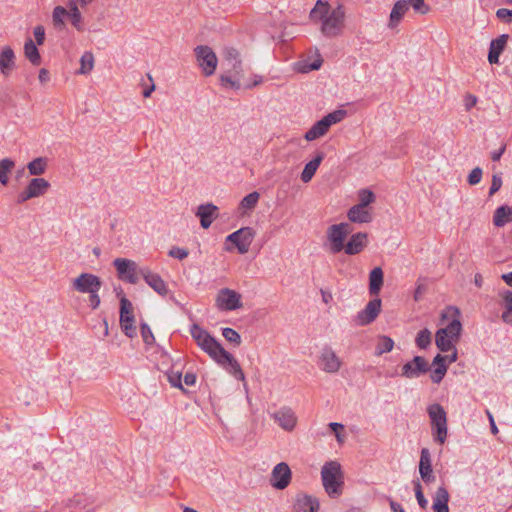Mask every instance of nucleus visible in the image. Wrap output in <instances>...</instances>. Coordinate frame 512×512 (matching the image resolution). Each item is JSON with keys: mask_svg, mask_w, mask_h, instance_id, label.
<instances>
[{"mask_svg": "<svg viewBox=\"0 0 512 512\" xmlns=\"http://www.w3.org/2000/svg\"><path fill=\"white\" fill-rule=\"evenodd\" d=\"M38 79L41 83H46L49 81L50 79V76H49V72L47 69L45 68H41L39 70V75H38Z\"/></svg>", "mask_w": 512, "mask_h": 512, "instance_id": "nucleus-63", "label": "nucleus"}, {"mask_svg": "<svg viewBox=\"0 0 512 512\" xmlns=\"http://www.w3.org/2000/svg\"><path fill=\"white\" fill-rule=\"evenodd\" d=\"M502 186V177L501 173H494L492 175L491 187L489 189V195L492 196L495 194Z\"/></svg>", "mask_w": 512, "mask_h": 512, "instance_id": "nucleus-49", "label": "nucleus"}, {"mask_svg": "<svg viewBox=\"0 0 512 512\" xmlns=\"http://www.w3.org/2000/svg\"><path fill=\"white\" fill-rule=\"evenodd\" d=\"M94 55L92 52H85L80 58V68L78 73L81 75L89 74L94 68Z\"/></svg>", "mask_w": 512, "mask_h": 512, "instance_id": "nucleus-40", "label": "nucleus"}, {"mask_svg": "<svg viewBox=\"0 0 512 512\" xmlns=\"http://www.w3.org/2000/svg\"><path fill=\"white\" fill-rule=\"evenodd\" d=\"M451 351L452 353L449 355L437 354L434 357L432 361V366H434V369L430 374V378L433 383L439 384L443 380L448 369L446 362L449 364L456 362L458 357L456 346H454V349Z\"/></svg>", "mask_w": 512, "mask_h": 512, "instance_id": "nucleus-12", "label": "nucleus"}, {"mask_svg": "<svg viewBox=\"0 0 512 512\" xmlns=\"http://www.w3.org/2000/svg\"><path fill=\"white\" fill-rule=\"evenodd\" d=\"M345 13L341 6L330 10L327 2L318 0L310 12L313 21H321V33L328 38L337 37L342 33Z\"/></svg>", "mask_w": 512, "mask_h": 512, "instance_id": "nucleus-1", "label": "nucleus"}, {"mask_svg": "<svg viewBox=\"0 0 512 512\" xmlns=\"http://www.w3.org/2000/svg\"><path fill=\"white\" fill-rule=\"evenodd\" d=\"M496 16L503 21L511 22L512 21V10L506 8H500L496 12Z\"/></svg>", "mask_w": 512, "mask_h": 512, "instance_id": "nucleus-56", "label": "nucleus"}, {"mask_svg": "<svg viewBox=\"0 0 512 512\" xmlns=\"http://www.w3.org/2000/svg\"><path fill=\"white\" fill-rule=\"evenodd\" d=\"M506 145L503 144L498 150L491 152V159L493 161H499L503 153L505 152Z\"/></svg>", "mask_w": 512, "mask_h": 512, "instance_id": "nucleus-62", "label": "nucleus"}, {"mask_svg": "<svg viewBox=\"0 0 512 512\" xmlns=\"http://www.w3.org/2000/svg\"><path fill=\"white\" fill-rule=\"evenodd\" d=\"M198 65L205 76L214 74L217 67V56L209 46L200 45L195 48Z\"/></svg>", "mask_w": 512, "mask_h": 512, "instance_id": "nucleus-10", "label": "nucleus"}, {"mask_svg": "<svg viewBox=\"0 0 512 512\" xmlns=\"http://www.w3.org/2000/svg\"><path fill=\"white\" fill-rule=\"evenodd\" d=\"M33 35L35 38L36 45H43L45 41V28L42 25H38L33 29Z\"/></svg>", "mask_w": 512, "mask_h": 512, "instance_id": "nucleus-53", "label": "nucleus"}, {"mask_svg": "<svg viewBox=\"0 0 512 512\" xmlns=\"http://www.w3.org/2000/svg\"><path fill=\"white\" fill-rule=\"evenodd\" d=\"M394 347V341L392 338L382 335L378 337L375 354L380 356L384 353L390 352Z\"/></svg>", "mask_w": 512, "mask_h": 512, "instance_id": "nucleus-42", "label": "nucleus"}, {"mask_svg": "<svg viewBox=\"0 0 512 512\" xmlns=\"http://www.w3.org/2000/svg\"><path fill=\"white\" fill-rule=\"evenodd\" d=\"M68 17L71 20V24L77 31H79V32L84 31L85 28H84L83 17H82V14H81L79 8L77 7V5L75 3H70L69 10H68Z\"/></svg>", "mask_w": 512, "mask_h": 512, "instance_id": "nucleus-37", "label": "nucleus"}, {"mask_svg": "<svg viewBox=\"0 0 512 512\" xmlns=\"http://www.w3.org/2000/svg\"><path fill=\"white\" fill-rule=\"evenodd\" d=\"M505 305V309L512 312V291H504L500 294Z\"/></svg>", "mask_w": 512, "mask_h": 512, "instance_id": "nucleus-58", "label": "nucleus"}, {"mask_svg": "<svg viewBox=\"0 0 512 512\" xmlns=\"http://www.w3.org/2000/svg\"><path fill=\"white\" fill-rule=\"evenodd\" d=\"M190 333L197 345L215 362H217L221 356L225 355L226 350L222 345L213 336H211L208 331L201 328L199 325L193 324L191 326Z\"/></svg>", "mask_w": 512, "mask_h": 512, "instance_id": "nucleus-3", "label": "nucleus"}, {"mask_svg": "<svg viewBox=\"0 0 512 512\" xmlns=\"http://www.w3.org/2000/svg\"><path fill=\"white\" fill-rule=\"evenodd\" d=\"M482 174V169L480 167H475L468 175V183L470 185H477L482 179Z\"/></svg>", "mask_w": 512, "mask_h": 512, "instance_id": "nucleus-50", "label": "nucleus"}, {"mask_svg": "<svg viewBox=\"0 0 512 512\" xmlns=\"http://www.w3.org/2000/svg\"><path fill=\"white\" fill-rule=\"evenodd\" d=\"M34 198L30 190L26 187L19 195V202H25L29 199Z\"/></svg>", "mask_w": 512, "mask_h": 512, "instance_id": "nucleus-64", "label": "nucleus"}, {"mask_svg": "<svg viewBox=\"0 0 512 512\" xmlns=\"http://www.w3.org/2000/svg\"><path fill=\"white\" fill-rule=\"evenodd\" d=\"M347 218L353 223H370L373 219L370 210L358 204L348 210Z\"/></svg>", "mask_w": 512, "mask_h": 512, "instance_id": "nucleus-26", "label": "nucleus"}, {"mask_svg": "<svg viewBox=\"0 0 512 512\" xmlns=\"http://www.w3.org/2000/svg\"><path fill=\"white\" fill-rule=\"evenodd\" d=\"M408 10L409 9L405 0L396 1L390 13L389 26L396 27L401 22Z\"/></svg>", "mask_w": 512, "mask_h": 512, "instance_id": "nucleus-29", "label": "nucleus"}, {"mask_svg": "<svg viewBox=\"0 0 512 512\" xmlns=\"http://www.w3.org/2000/svg\"><path fill=\"white\" fill-rule=\"evenodd\" d=\"M101 303L98 292L89 293V304L92 309H97Z\"/></svg>", "mask_w": 512, "mask_h": 512, "instance_id": "nucleus-59", "label": "nucleus"}, {"mask_svg": "<svg viewBox=\"0 0 512 512\" xmlns=\"http://www.w3.org/2000/svg\"><path fill=\"white\" fill-rule=\"evenodd\" d=\"M382 301L380 298H374L370 300L365 308L358 312L355 317L357 325L365 326L372 323L379 315L381 311Z\"/></svg>", "mask_w": 512, "mask_h": 512, "instance_id": "nucleus-18", "label": "nucleus"}, {"mask_svg": "<svg viewBox=\"0 0 512 512\" xmlns=\"http://www.w3.org/2000/svg\"><path fill=\"white\" fill-rule=\"evenodd\" d=\"M358 205L367 208L375 201V194L369 189H361L358 191Z\"/></svg>", "mask_w": 512, "mask_h": 512, "instance_id": "nucleus-45", "label": "nucleus"}, {"mask_svg": "<svg viewBox=\"0 0 512 512\" xmlns=\"http://www.w3.org/2000/svg\"><path fill=\"white\" fill-rule=\"evenodd\" d=\"M16 67V54L12 47L6 45L0 48V74L9 77Z\"/></svg>", "mask_w": 512, "mask_h": 512, "instance_id": "nucleus-20", "label": "nucleus"}, {"mask_svg": "<svg viewBox=\"0 0 512 512\" xmlns=\"http://www.w3.org/2000/svg\"><path fill=\"white\" fill-rule=\"evenodd\" d=\"M242 296L235 290L229 288L221 289L216 298V305L220 310L233 311L243 307Z\"/></svg>", "mask_w": 512, "mask_h": 512, "instance_id": "nucleus-13", "label": "nucleus"}, {"mask_svg": "<svg viewBox=\"0 0 512 512\" xmlns=\"http://www.w3.org/2000/svg\"><path fill=\"white\" fill-rule=\"evenodd\" d=\"M34 198L44 195L50 188V183L41 177L32 178L26 186Z\"/></svg>", "mask_w": 512, "mask_h": 512, "instance_id": "nucleus-32", "label": "nucleus"}, {"mask_svg": "<svg viewBox=\"0 0 512 512\" xmlns=\"http://www.w3.org/2000/svg\"><path fill=\"white\" fill-rule=\"evenodd\" d=\"M351 232V227L348 223L342 222L333 224L328 227L326 231L328 250L332 254H337L343 251L345 240Z\"/></svg>", "mask_w": 512, "mask_h": 512, "instance_id": "nucleus-7", "label": "nucleus"}, {"mask_svg": "<svg viewBox=\"0 0 512 512\" xmlns=\"http://www.w3.org/2000/svg\"><path fill=\"white\" fill-rule=\"evenodd\" d=\"M24 56L34 66L41 64V56L35 42L28 38L24 43Z\"/></svg>", "mask_w": 512, "mask_h": 512, "instance_id": "nucleus-33", "label": "nucleus"}, {"mask_svg": "<svg viewBox=\"0 0 512 512\" xmlns=\"http://www.w3.org/2000/svg\"><path fill=\"white\" fill-rule=\"evenodd\" d=\"M272 417L286 431H292L297 423V417L290 408H282L275 412Z\"/></svg>", "mask_w": 512, "mask_h": 512, "instance_id": "nucleus-23", "label": "nucleus"}, {"mask_svg": "<svg viewBox=\"0 0 512 512\" xmlns=\"http://www.w3.org/2000/svg\"><path fill=\"white\" fill-rule=\"evenodd\" d=\"M140 276L159 295L166 296L168 294V288L164 280L159 274L152 272L149 267L143 266L140 270Z\"/></svg>", "mask_w": 512, "mask_h": 512, "instance_id": "nucleus-19", "label": "nucleus"}, {"mask_svg": "<svg viewBox=\"0 0 512 512\" xmlns=\"http://www.w3.org/2000/svg\"><path fill=\"white\" fill-rule=\"evenodd\" d=\"M101 286V279L92 273H81L72 281V288L82 294L99 292Z\"/></svg>", "mask_w": 512, "mask_h": 512, "instance_id": "nucleus-14", "label": "nucleus"}, {"mask_svg": "<svg viewBox=\"0 0 512 512\" xmlns=\"http://www.w3.org/2000/svg\"><path fill=\"white\" fill-rule=\"evenodd\" d=\"M324 159V153L323 152H317L315 157L306 163L302 173H301V180L304 183H308L312 180L313 176L315 175L317 169L319 168L321 162Z\"/></svg>", "mask_w": 512, "mask_h": 512, "instance_id": "nucleus-28", "label": "nucleus"}, {"mask_svg": "<svg viewBox=\"0 0 512 512\" xmlns=\"http://www.w3.org/2000/svg\"><path fill=\"white\" fill-rule=\"evenodd\" d=\"M477 97L473 94H466L464 96V107L466 111H469L472 107L477 104Z\"/></svg>", "mask_w": 512, "mask_h": 512, "instance_id": "nucleus-57", "label": "nucleus"}, {"mask_svg": "<svg viewBox=\"0 0 512 512\" xmlns=\"http://www.w3.org/2000/svg\"><path fill=\"white\" fill-rule=\"evenodd\" d=\"M319 366L322 371L334 374L340 370L342 361L331 347L325 346L319 355Z\"/></svg>", "mask_w": 512, "mask_h": 512, "instance_id": "nucleus-16", "label": "nucleus"}, {"mask_svg": "<svg viewBox=\"0 0 512 512\" xmlns=\"http://www.w3.org/2000/svg\"><path fill=\"white\" fill-rule=\"evenodd\" d=\"M368 244V235L364 232L353 234L344 246L347 255H356L362 252Z\"/></svg>", "mask_w": 512, "mask_h": 512, "instance_id": "nucleus-21", "label": "nucleus"}, {"mask_svg": "<svg viewBox=\"0 0 512 512\" xmlns=\"http://www.w3.org/2000/svg\"><path fill=\"white\" fill-rule=\"evenodd\" d=\"M168 379L172 386L182 388L181 373H171L168 375Z\"/></svg>", "mask_w": 512, "mask_h": 512, "instance_id": "nucleus-60", "label": "nucleus"}, {"mask_svg": "<svg viewBox=\"0 0 512 512\" xmlns=\"http://www.w3.org/2000/svg\"><path fill=\"white\" fill-rule=\"evenodd\" d=\"M232 77H233V76H232V74H231L230 76H228V75H222V76H221V78H220V80H221V84H222L223 86H229V87H231V88H236V89H238V88L240 87V84H239V82H238V81L233 80V78H232Z\"/></svg>", "mask_w": 512, "mask_h": 512, "instance_id": "nucleus-55", "label": "nucleus"}, {"mask_svg": "<svg viewBox=\"0 0 512 512\" xmlns=\"http://www.w3.org/2000/svg\"><path fill=\"white\" fill-rule=\"evenodd\" d=\"M217 363L223 366L228 373L237 378L240 381H245V375L238 363V361L229 352H225L224 356L217 361Z\"/></svg>", "mask_w": 512, "mask_h": 512, "instance_id": "nucleus-24", "label": "nucleus"}, {"mask_svg": "<svg viewBox=\"0 0 512 512\" xmlns=\"http://www.w3.org/2000/svg\"><path fill=\"white\" fill-rule=\"evenodd\" d=\"M508 40L507 34H502L490 43L488 61L490 64H496L499 61V56L504 50Z\"/></svg>", "mask_w": 512, "mask_h": 512, "instance_id": "nucleus-27", "label": "nucleus"}, {"mask_svg": "<svg viewBox=\"0 0 512 512\" xmlns=\"http://www.w3.org/2000/svg\"><path fill=\"white\" fill-rule=\"evenodd\" d=\"M224 63L226 66L240 59L238 50L233 47H226L223 50Z\"/></svg>", "mask_w": 512, "mask_h": 512, "instance_id": "nucleus-47", "label": "nucleus"}, {"mask_svg": "<svg viewBox=\"0 0 512 512\" xmlns=\"http://www.w3.org/2000/svg\"><path fill=\"white\" fill-rule=\"evenodd\" d=\"M449 493L445 487H439L435 493L433 501L434 512H449L448 508Z\"/></svg>", "mask_w": 512, "mask_h": 512, "instance_id": "nucleus-30", "label": "nucleus"}, {"mask_svg": "<svg viewBox=\"0 0 512 512\" xmlns=\"http://www.w3.org/2000/svg\"><path fill=\"white\" fill-rule=\"evenodd\" d=\"M329 427L331 428L332 431H334L336 433V438H337L338 442H342L343 439H342L341 435L338 433V431L342 430L344 428V426L341 423L331 422L329 424Z\"/></svg>", "mask_w": 512, "mask_h": 512, "instance_id": "nucleus-61", "label": "nucleus"}, {"mask_svg": "<svg viewBox=\"0 0 512 512\" xmlns=\"http://www.w3.org/2000/svg\"><path fill=\"white\" fill-rule=\"evenodd\" d=\"M414 489H415V496H416V499H417V502H418L419 506L421 508H423V509L426 508V506L428 504V501L424 497V494H423V491H422V486H421V483L419 481H416L414 483Z\"/></svg>", "mask_w": 512, "mask_h": 512, "instance_id": "nucleus-48", "label": "nucleus"}, {"mask_svg": "<svg viewBox=\"0 0 512 512\" xmlns=\"http://www.w3.org/2000/svg\"><path fill=\"white\" fill-rule=\"evenodd\" d=\"M318 508V501L315 498L307 495L299 497L295 504V509L298 511L301 510L303 512H316Z\"/></svg>", "mask_w": 512, "mask_h": 512, "instance_id": "nucleus-35", "label": "nucleus"}, {"mask_svg": "<svg viewBox=\"0 0 512 512\" xmlns=\"http://www.w3.org/2000/svg\"><path fill=\"white\" fill-rule=\"evenodd\" d=\"M222 335L227 341H229L237 346H239L241 344L240 334L232 328H228V327L224 328L222 330Z\"/></svg>", "mask_w": 512, "mask_h": 512, "instance_id": "nucleus-46", "label": "nucleus"}, {"mask_svg": "<svg viewBox=\"0 0 512 512\" xmlns=\"http://www.w3.org/2000/svg\"><path fill=\"white\" fill-rule=\"evenodd\" d=\"M141 335L146 344L150 345V344L154 343V341H155L154 335H153L150 327L146 323L141 324Z\"/></svg>", "mask_w": 512, "mask_h": 512, "instance_id": "nucleus-51", "label": "nucleus"}, {"mask_svg": "<svg viewBox=\"0 0 512 512\" xmlns=\"http://www.w3.org/2000/svg\"><path fill=\"white\" fill-rule=\"evenodd\" d=\"M47 168L48 159L46 157H37L27 164L29 174L35 177L43 175Z\"/></svg>", "mask_w": 512, "mask_h": 512, "instance_id": "nucleus-34", "label": "nucleus"}, {"mask_svg": "<svg viewBox=\"0 0 512 512\" xmlns=\"http://www.w3.org/2000/svg\"><path fill=\"white\" fill-rule=\"evenodd\" d=\"M227 72L232 74V76L240 77L242 75V61L241 59L231 63L227 66Z\"/></svg>", "mask_w": 512, "mask_h": 512, "instance_id": "nucleus-52", "label": "nucleus"}, {"mask_svg": "<svg viewBox=\"0 0 512 512\" xmlns=\"http://www.w3.org/2000/svg\"><path fill=\"white\" fill-rule=\"evenodd\" d=\"M427 413L434 440L439 444H444L448 434L447 414L444 408L438 403H433L427 407Z\"/></svg>", "mask_w": 512, "mask_h": 512, "instance_id": "nucleus-5", "label": "nucleus"}, {"mask_svg": "<svg viewBox=\"0 0 512 512\" xmlns=\"http://www.w3.org/2000/svg\"><path fill=\"white\" fill-rule=\"evenodd\" d=\"M260 198V194L256 191L246 195L240 202L239 208L242 213L245 214L247 211L253 210Z\"/></svg>", "mask_w": 512, "mask_h": 512, "instance_id": "nucleus-41", "label": "nucleus"}, {"mask_svg": "<svg viewBox=\"0 0 512 512\" xmlns=\"http://www.w3.org/2000/svg\"><path fill=\"white\" fill-rule=\"evenodd\" d=\"M255 236L256 231L252 227H242L225 238L224 250L227 252L237 250L239 254H246Z\"/></svg>", "mask_w": 512, "mask_h": 512, "instance_id": "nucleus-4", "label": "nucleus"}, {"mask_svg": "<svg viewBox=\"0 0 512 512\" xmlns=\"http://www.w3.org/2000/svg\"><path fill=\"white\" fill-rule=\"evenodd\" d=\"M419 473L425 483H430L435 479L432 471L430 451L427 448L421 450Z\"/></svg>", "mask_w": 512, "mask_h": 512, "instance_id": "nucleus-25", "label": "nucleus"}, {"mask_svg": "<svg viewBox=\"0 0 512 512\" xmlns=\"http://www.w3.org/2000/svg\"><path fill=\"white\" fill-rule=\"evenodd\" d=\"M134 321L132 303L123 296L120 299V326L124 334L129 338L136 336Z\"/></svg>", "mask_w": 512, "mask_h": 512, "instance_id": "nucleus-11", "label": "nucleus"}, {"mask_svg": "<svg viewBox=\"0 0 512 512\" xmlns=\"http://www.w3.org/2000/svg\"><path fill=\"white\" fill-rule=\"evenodd\" d=\"M462 331V324L459 319L452 320L446 327L440 328L435 335V344L442 352L454 349L459 341Z\"/></svg>", "mask_w": 512, "mask_h": 512, "instance_id": "nucleus-6", "label": "nucleus"}, {"mask_svg": "<svg viewBox=\"0 0 512 512\" xmlns=\"http://www.w3.org/2000/svg\"><path fill=\"white\" fill-rule=\"evenodd\" d=\"M113 266L117 271V276L120 280L130 284H137L139 281L140 267L135 261L127 258H116L113 261Z\"/></svg>", "mask_w": 512, "mask_h": 512, "instance_id": "nucleus-9", "label": "nucleus"}, {"mask_svg": "<svg viewBox=\"0 0 512 512\" xmlns=\"http://www.w3.org/2000/svg\"><path fill=\"white\" fill-rule=\"evenodd\" d=\"M15 167V162L11 158H3L0 160V183L7 185L9 182V174Z\"/></svg>", "mask_w": 512, "mask_h": 512, "instance_id": "nucleus-39", "label": "nucleus"}, {"mask_svg": "<svg viewBox=\"0 0 512 512\" xmlns=\"http://www.w3.org/2000/svg\"><path fill=\"white\" fill-rule=\"evenodd\" d=\"M512 221V214L510 212L509 206H500L498 207L493 215V224L496 227H503L508 222Z\"/></svg>", "mask_w": 512, "mask_h": 512, "instance_id": "nucleus-36", "label": "nucleus"}, {"mask_svg": "<svg viewBox=\"0 0 512 512\" xmlns=\"http://www.w3.org/2000/svg\"><path fill=\"white\" fill-rule=\"evenodd\" d=\"M196 216L200 218L202 228L207 229L218 217V207L212 203L201 204L197 208Z\"/></svg>", "mask_w": 512, "mask_h": 512, "instance_id": "nucleus-22", "label": "nucleus"}, {"mask_svg": "<svg viewBox=\"0 0 512 512\" xmlns=\"http://www.w3.org/2000/svg\"><path fill=\"white\" fill-rule=\"evenodd\" d=\"M430 370L429 363L422 356H415L411 361L405 363L401 369V376L407 379H415Z\"/></svg>", "mask_w": 512, "mask_h": 512, "instance_id": "nucleus-15", "label": "nucleus"}, {"mask_svg": "<svg viewBox=\"0 0 512 512\" xmlns=\"http://www.w3.org/2000/svg\"><path fill=\"white\" fill-rule=\"evenodd\" d=\"M405 2L407 3L408 9L412 7L418 14L426 15L430 12V6L426 4L424 0H405Z\"/></svg>", "mask_w": 512, "mask_h": 512, "instance_id": "nucleus-44", "label": "nucleus"}, {"mask_svg": "<svg viewBox=\"0 0 512 512\" xmlns=\"http://www.w3.org/2000/svg\"><path fill=\"white\" fill-rule=\"evenodd\" d=\"M323 488L330 498H338L343 493L344 473L337 461L326 462L321 468Z\"/></svg>", "mask_w": 512, "mask_h": 512, "instance_id": "nucleus-2", "label": "nucleus"}, {"mask_svg": "<svg viewBox=\"0 0 512 512\" xmlns=\"http://www.w3.org/2000/svg\"><path fill=\"white\" fill-rule=\"evenodd\" d=\"M432 334L429 329L425 328L419 331L416 336L415 343L420 349H426L431 345Z\"/></svg>", "mask_w": 512, "mask_h": 512, "instance_id": "nucleus-43", "label": "nucleus"}, {"mask_svg": "<svg viewBox=\"0 0 512 512\" xmlns=\"http://www.w3.org/2000/svg\"><path fill=\"white\" fill-rule=\"evenodd\" d=\"M169 255L171 257L177 258L179 260H183V259H185L188 256V251L186 249H183V248L173 247L169 251Z\"/></svg>", "mask_w": 512, "mask_h": 512, "instance_id": "nucleus-54", "label": "nucleus"}, {"mask_svg": "<svg viewBox=\"0 0 512 512\" xmlns=\"http://www.w3.org/2000/svg\"><path fill=\"white\" fill-rule=\"evenodd\" d=\"M346 112L344 110H335L326 116H324L321 120L317 121L304 135V138L307 141L316 140L322 136H324L331 125L339 123L345 117Z\"/></svg>", "mask_w": 512, "mask_h": 512, "instance_id": "nucleus-8", "label": "nucleus"}, {"mask_svg": "<svg viewBox=\"0 0 512 512\" xmlns=\"http://www.w3.org/2000/svg\"><path fill=\"white\" fill-rule=\"evenodd\" d=\"M383 270L380 267H375L369 274V292L371 295L378 296L383 286Z\"/></svg>", "mask_w": 512, "mask_h": 512, "instance_id": "nucleus-31", "label": "nucleus"}, {"mask_svg": "<svg viewBox=\"0 0 512 512\" xmlns=\"http://www.w3.org/2000/svg\"><path fill=\"white\" fill-rule=\"evenodd\" d=\"M68 17V10L63 6H56L52 12V24L55 29L63 30L65 28V18Z\"/></svg>", "mask_w": 512, "mask_h": 512, "instance_id": "nucleus-38", "label": "nucleus"}, {"mask_svg": "<svg viewBox=\"0 0 512 512\" xmlns=\"http://www.w3.org/2000/svg\"><path fill=\"white\" fill-rule=\"evenodd\" d=\"M291 469L288 464L285 462L278 463L272 470L270 483L272 487L283 490L285 489L291 482Z\"/></svg>", "mask_w": 512, "mask_h": 512, "instance_id": "nucleus-17", "label": "nucleus"}]
</instances>
